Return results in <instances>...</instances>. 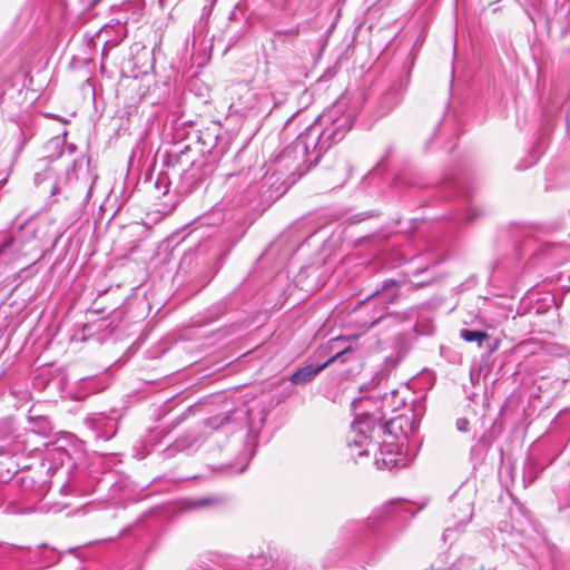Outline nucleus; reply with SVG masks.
<instances>
[{"instance_id":"obj_13","label":"nucleus","mask_w":570,"mask_h":570,"mask_svg":"<svg viewBox=\"0 0 570 570\" xmlns=\"http://www.w3.org/2000/svg\"><path fill=\"white\" fill-rule=\"evenodd\" d=\"M4 454V451L0 448V455Z\"/></svg>"},{"instance_id":"obj_5","label":"nucleus","mask_w":570,"mask_h":570,"mask_svg":"<svg viewBox=\"0 0 570 570\" xmlns=\"http://www.w3.org/2000/svg\"><path fill=\"white\" fill-rule=\"evenodd\" d=\"M35 237V223L32 220L26 222L17 234L12 235L0 244V256L3 255L9 248H14L16 253H20L24 243Z\"/></svg>"},{"instance_id":"obj_1","label":"nucleus","mask_w":570,"mask_h":570,"mask_svg":"<svg viewBox=\"0 0 570 570\" xmlns=\"http://www.w3.org/2000/svg\"><path fill=\"white\" fill-rule=\"evenodd\" d=\"M322 121L323 124H314L307 127V129L296 138L291 148L283 151L281 160L291 157L292 153L295 154L299 161H305L309 154H315L314 160H317L321 154L332 144L342 140L352 127L348 116H343L340 119L333 118L331 115L323 116Z\"/></svg>"},{"instance_id":"obj_11","label":"nucleus","mask_w":570,"mask_h":570,"mask_svg":"<svg viewBox=\"0 0 570 570\" xmlns=\"http://www.w3.org/2000/svg\"><path fill=\"white\" fill-rule=\"evenodd\" d=\"M392 461H393V460H390V461L387 462L386 460H383V463H384L385 465H387V464H389V463H391Z\"/></svg>"},{"instance_id":"obj_4","label":"nucleus","mask_w":570,"mask_h":570,"mask_svg":"<svg viewBox=\"0 0 570 570\" xmlns=\"http://www.w3.org/2000/svg\"><path fill=\"white\" fill-rule=\"evenodd\" d=\"M263 177L262 168L247 170L242 169L238 173H230L225 178V186L227 189L235 190L239 195L238 203L243 202L242 194L256 184Z\"/></svg>"},{"instance_id":"obj_6","label":"nucleus","mask_w":570,"mask_h":570,"mask_svg":"<svg viewBox=\"0 0 570 570\" xmlns=\"http://www.w3.org/2000/svg\"><path fill=\"white\" fill-rule=\"evenodd\" d=\"M460 337L466 342H476L481 346L483 341L489 338V335L482 331L462 330Z\"/></svg>"},{"instance_id":"obj_10","label":"nucleus","mask_w":570,"mask_h":570,"mask_svg":"<svg viewBox=\"0 0 570 570\" xmlns=\"http://www.w3.org/2000/svg\"><path fill=\"white\" fill-rule=\"evenodd\" d=\"M394 284H395L394 281L385 282L384 288L390 286V285H394Z\"/></svg>"},{"instance_id":"obj_2","label":"nucleus","mask_w":570,"mask_h":570,"mask_svg":"<svg viewBox=\"0 0 570 570\" xmlns=\"http://www.w3.org/2000/svg\"><path fill=\"white\" fill-rule=\"evenodd\" d=\"M404 424H407V419L404 416H395L385 423H381L379 419L364 413L360 415L352 424V431L347 440L351 449L352 456H367L371 449L376 444L372 441L373 434L383 433L389 434L395 440H399L404 432Z\"/></svg>"},{"instance_id":"obj_9","label":"nucleus","mask_w":570,"mask_h":570,"mask_svg":"<svg viewBox=\"0 0 570 570\" xmlns=\"http://www.w3.org/2000/svg\"><path fill=\"white\" fill-rule=\"evenodd\" d=\"M471 514H472V511H471L470 504H469V503H466V513H465V517H464V520H463V521H468V520H470Z\"/></svg>"},{"instance_id":"obj_12","label":"nucleus","mask_w":570,"mask_h":570,"mask_svg":"<svg viewBox=\"0 0 570 570\" xmlns=\"http://www.w3.org/2000/svg\"><path fill=\"white\" fill-rule=\"evenodd\" d=\"M396 393H397V392H396L395 390H393V391L391 392V395H392V396H395V395H396Z\"/></svg>"},{"instance_id":"obj_8","label":"nucleus","mask_w":570,"mask_h":570,"mask_svg":"<svg viewBox=\"0 0 570 570\" xmlns=\"http://www.w3.org/2000/svg\"><path fill=\"white\" fill-rule=\"evenodd\" d=\"M456 428L461 432H466L469 429V421L466 419H459L456 421Z\"/></svg>"},{"instance_id":"obj_7","label":"nucleus","mask_w":570,"mask_h":570,"mask_svg":"<svg viewBox=\"0 0 570 570\" xmlns=\"http://www.w3.org/2000/svg\"><path fill=\"white\" fill-rule=\"evenodd\" d=\"M217 501H218L217 499H210V498L199 499V500H195L190 505L193 508H202V507L210 505Z\"/></svg>"},{"instance_id":"obj_3","label":"nucleus","mask_w":570,"mask_h":570,"mask_svg":"<svg viewBox=\"0 0 570 570\" xmlns=\"http://www.w3.org/2000/svg\"><path fill=\"white\" fill-rule=\"evenodd\" d=\"M352 353V347L351 346H347L345 348H343L342 351L335 353L332 357H330L326 362H324L323 364H320L317 366H314V365H306V366H303L298 370H296L291 376H289V382L293 384V385H302V384H306L308 382H311L312 380H314V377L321 373L324 368H326L330 364L336 362V361H341V362H344L345 361V356L347 354H351Z\"/></svg>"}]
</instances>
